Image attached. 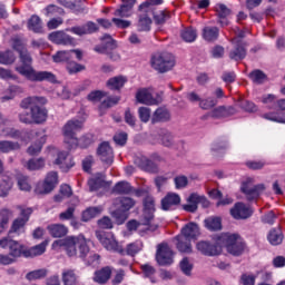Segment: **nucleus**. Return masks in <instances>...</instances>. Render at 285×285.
<instances>
[{
    "mask_svg": "<svg viewBox=\"0 0 285 285\" xmlns=\"http://www.w3.org/2000/svg\"><path fill=\"white\" fill-rule=\"evenodd\" d=\"M215 242L233 257H242L246 253V242L239 234L223 233L215 236Z\"/></svg>",
    "mask_w": 285,
    "mask_h": 285,
    "instance_id": "nucleus-3",
    "label": "nucleus"
},
{
    "mask_svg": "<svg viewBox=\"0 0 285 285\" xmlns=\"http://www.w3.org/2000/svg\"><path fill=\"white\" fill-rule=\"evenodd\" d=\"M217 17H218V23L224 28L226 26H228V17L230 14V9H228V7H226V4L220 3L218 4L217 9Z\"/></svg>",
    "mask_w": 285,
    "mask_h": 285,
    "instance_id": "nucleus-38",
    "label": "nucleus"
},
{
    "mask_svg": "<svg viewBox=\"0 0 285 285\" xmlns=\"http://www.w3.org/2000/svg\"><path fill=\"white\" fill-rule=\"evenodd\" d=\"M48 39L57 46H75V38L65 31H53L49 33Z\"/></svg>",
    "mask_w": 285,
    "mask_h": 285,
    "instance_id": "nucleus-20",
    "label": "nucleus"
},
{
    "mask_svg": "<svg viewBox=\"0 0 285 285\" xmlns=\"http://www.w3.org/2000/svg\"><path fill=\"white\" fill-rule=\"evenodd\" d=\"M263 118L276 124H285V99L276 100V111L266 112Z\"/></svg>",
    "mask_w": 285,
    "mask_h": 285,
    "instance_id": "nucleus-17",
    "label": "nucleus"
},
{
    "mask_svg": "<svg viewBox=\"0 0 285 285\" xmlns=\"http://www.w3.org/2000/svg\"><path fill=\"white\" fill-rule=\"evenodd\" d=\"M135 165L140 168V170H144L145 173H151L156 175V173H159V166L155 164V161L150 160L146 156L136 157L134 160Z\"/></svg>",
    "mask_w": 285,
    "mask_h": 285,
    "instance_id": "nucleus-22",
    "label": "nucleus"
},
{
    "mask_svg": "<svg viewBox=\"0 0 285 285\" xmlns=\"http://www.w3.org/2000/svg\"><path fill=\"white\" fill-rule=\"evenodd\" d=\"M176 248L178 253H183L186 255L193 253V244L190 239L185 238L184 236H181V234H179L176 236Z\"/></svg>",
    "mask_w": 285,
    "mask_h": 285,
    "instance_id": "nucleus-32",
    "label": "nucleus"
},
{
    "mask_svg": "<svg viewBox=\"0 0 285 285\" xmlns=\"http://www.w3.org/2000/svg\"><path fill=\"white\" fill-rule=\"evenodd\" d=\"M180 37L186 43H193L197 41V29L187 27L180 32Z\"/></svg>",
    "mask_w": 285,
    "mask_h": 285,
    "instance_id": "nucleus-46",
    "label": "nucleus"
},
{
    "mask_svg": "<svg viewBox=\"0 0 285 285\" xmlns=\"http://www.w3.org/2000/svg\"><path fill=\"white\" fill-rule=\"evenodd\" d=\"M45 277H48L47 268L35 269L27 273L26 275V279L29 282H35L36 279H45Z\"/></svg>",
    "mask_w": 285,
    "mask_h": 285,
    "instance_id": "nucleus-50",
    "label": "nucleus"
},
{
    "mask_svg": "<svg viewBox=\"0 0 285 285\" xmlns=\"http://www.w3.org/2000/svg\"><path fill=\"white\" fill-rule=\"evenodd\" d=\"M104 213V207L96 206V207H88L86 210L81 214V220L82 222H90V219H95V217H99Z\"/></svg>",
    "mask_w": 285,
    "mask_h": 285,
    "instance_id": "nucleus-41",
    "label": "nucleus"
},
{
    "mask_svg": "<svg viewBox=\"0 0 285 285\" xmlns=\"http://www.w3.org/2000/svg\"><path fill=\"white\" fill-rule=\"evenodd\" d=\"M55 164H56V166H60V168H66L67 170H70V168H72V166H75L73 161L68 164V153L67 151L58 153Z\"/></svg>",
    "mask_w": 285,
    "mask_h": 285,
    "instance_id": "nucleus-47",
    "label": "nucleus"
},
{
    "mask_svg": "<svg viewBox=\"0 0 285 285\" xmlns=\"http://www.w3.org/2000/svg\"><path fill=\"white\" fill-rule=\"evenodd\" d=\"M248 79L256 86H262L268 81V76L262 69H254L248 73Z\"/></svg>",
    "mask_w": 285,
    "mask_h": 285,
    "instance_id": "nucleus-39",
    "label": "nucleus"
},
{
    "mask_svg": "<svg viewBox=\"0 0 285 285\" xmlns=\"http://www.w3.org/2000/svg\"><path fill=\"white\" fill-rule=\"evenodd\" d=\"M12 215H14L12 209L6 207L0 209V233H3V230L8 228V224H10V217H12Z\"/></svg>",
    "mask_w": 285,
    "mask_h": 285,
    "instance_id": "nucleus-45",
    "label": "nucleus"
},
{
    "mask_svg": "<svg viewBox=\"0 0 285 285\" xmlns=\"http://www.w3.org/2000/svg\"><path fill=\"white\" fill-rule=\"evenodd\" d=\"M59 184V174L57 171H49L43 180L37 183L35 193L36 195H50Z\"/></svg>",
    "mask_w": 285,
    "mask_h": 285,
    "instance_id": "nucleus-10",
    "label": "nucleus"
},
{
    "mask_svg": "<svg viewBox=\"0 0 285 285\" xmlns=\"http://www.w3.org/2000/svg\"><path fill=\"white\" fill-rule=\"evenodd\" d=\"M151 68L164 75L175 68V56L170 52H157L150 58Z\"/></svg>",
    "mask_w": 285,
    "mask_h": 285,
    "instance_id": "nucleus-7",
    "label": "nucleus"
},
{
    "mask_svg": "<svg viewBox=\"0 0 285 285\" xmlns=\"http://www.w3.org/2000/svg\"><path fill=\"white\" fill-rule=\"evenodd\" d=\"M46 101L45 97L30 96L21 100L20 108H22V110H28V108H33V106H37L38 104L45 105Z\"/></svg>",
    "mask_w": 285,
    "mask_h": 285,
    "instance_id": "nucleus-37",
    "label": "nucleus"
},
{
    "mask_svg": "<svg viewBox=\"0 0 285 285\" xmlns=\"http://www.w3.org/2000/svg\"><path fill=\"white\" fill-rule=\"evenodd\" d=\"M264 190H266V185H253V178H247L240 185V193L245 195L247 202H255L259 199V196L262 195V193H264Z\"/></svg>",
    "mask_w": 285,
    "mask_h": 285,
    "instance_id": "nucleus-11",
    "label": "nucleus"
},
{
    "mask_svg": "<svg viewBox=\"0 0 285 285\" xmlns=\"http://www.w3.org/2000/svg\"><path fill=\"white\" fill-rule=\"evenodd\" d=\"M0 248H9V255L12 257V259H16V262L20 257L26 258L27 246L18 240L4 237L0 239Z\"/></svg>",
    "mask_w": 285,
    "mask_h": 285,
    "instance_id": "nucleus-12",
    "label": "nucleus"
},
{
    "mask_svg": "<svg viewBox=\"0 0 285 285\" xmlns=\"http://www.w3.org/2000/svg\"><path fill=\"white\" fill-rule=\"evenodd\" d=\"M230 215L234 219H248L253 217V208L246 206V204L238 202L230 209Z\"/></svg>",
    "mask_w": 285,
    "mask_h": 285,
    "instance_id": "nucleus-21",
    "label": "nucleus"
},
{
    "mask_svg": "<svg viewBox=\"0 0 285 285\" xmlns=\"http://www.w3.org/2000/svg\"><path fill=\"white\" fill-rule=\"evenodd\" d=\"M204 41L208 43H214L219 39V28L217 27H205L202 32Z\"/></svg>",
    "mask_w": 285,
    "mask_h": 285,
    "instance_id": "nucleus-34",
    "label": "nucleus"
},
{
    "mask_svg": "<svg viewBox=\"0 0 285 285\" xmlns=\"http://www.w3.org/2000/svg\"><path fill=\"white\" fill-rule=\"evenodd\" d=\"M75 141L79 148L86 149L89 148L90 145L92 144V136L90 135H85L80 138H75Z\"/></svg>",
    "mask_w": 285,
    "mask_h": 285,
    "instance_id": "nucleus-63",
    "label": "nucleus"
},
{
    "mask_svg": "<svg viewBox=\"0 0 285 285\" xmlns=\"http://www.w3.org/2000/svg\"><path fill=\"white\" fill-rule=\"evenodd\" d=\"M136 99L139 104H151L153 95L148 91V89H140L136 94Z\"/></svg>",
    "mask_w": 285,
    "mask_h": 285,
    "instance_id": "nucleus-59",
    "label": "nucleus"
},
{
    "mask_svg": "<svg viewBox=\"0 0 285 285\" xmlns=\"http://www.w3.org/2000/svg\"><path fill=\"white\" fill-rule=\"evenodd\" d=\"M80 259H82V262H85L87 266H91V268H97V266L101 262V256L95 252H90L89 249L87 255L85 257H80Z\"/></svg>",
    "mask_w": 285,
    "mask_h": 285,
    "instance_id": "nucleus-44",
    "label": "nucleus"
},
{
    "mask_svg": "<svg viewBox=\"0 0 285 285\" xmlns=\"http://www.w3.org/2000/svg\"><path fill=\"white\" fill-rule=\"evenodd\" d=\"M61 279L63 285H83L77 275V271L72 268L62 269Z\"/></svg>",
    "mask_w": 285,
    "mask_h": 285,
    "instance_id": "nucleus-28",
    "label": "nucleus"
},
{
    "mask_svg": "<svg viewBox=\"0 0 285 285\" xmlns=\"http://www.w3.org/2000/svg\"><path fill=\"white\" fill-rule=\"evenodd\" d=\"M83 128V122L79 119H71L66 122V125L62 128L63 135L68 139H77L76 135L78 130H81Z\"/></svg>",
    "mask_w": 285,
    "mask_h": 285,
    "instance_id": "nucleus-23",
    "label": "nucleus"
},
{
    "mask_svg": "<svg viewBox=\"0 0 285 285\" xmlns=\"http://www.w3.org/2000/svg\"><path fill=\"white\" fill-rule=\"evenodd\" d=\"M228 139L226 137H220L212 144V153H222V150H227Z\"/></svg>",
    "mask_w": 285,
    "mask_h": 285,
    "instance_id": "nucleus-55",
    "label": "nucleus"
},
{
    "mask_svg": "<svg viewBox=\"0 0 285 285\" xmlns=\"http://www.w3.org/2000/svg\"><path fill=\"white\" fill-rule=\"evenodd\" d=\"M100 40L106 42L94 48L95 52H99V55H106L108 50H115L117 48V42L112 39L111 35L105 33Z\"/></svg>",
    "mask_w": 285,
    "mask_h": 285,
    "instance_id": "nucleus-25",
    "label": "nucleus"
},
{
    "mask_svg": "<svg viewBox=\"0 0 285 285\" xmlns=\"http://www.w3.org/2000/svg\"><path fill=\"white\" fill-rule=\"evenodd\" d=\"M119 101H121V97H119V96H109V97H107V99H105L100 104L99 108H100V110L112 108L114 106H117V104H119Z\"/></svg>",
    "mask_w": 285,
    "mask_h": 285,
    "instance_id": "nucleus-61",
    "label": "nucleus"
},
{
    "mask_svg": "<svg viewBox=\"0 0 285 285\" xmlns=\"http://www.w3.org/2000/svg\"><path fill=\"white\" fill-rule=\"evenodd\" d=\"M46 167V159L43 158H31L27 161L26 168L28 170H41Z\"/></svg>",
    "mask_w": 285,
    "mask_h": 285,
    "instance_id": "nucleus-51",
    "label": "nucleus"
},
{
    "mask_svg": "<svg viewBox=\"0 0 285 285\" xmlns=\"http://www.w3.org/2000/svg\"><path fill=\"white\" fill-rule=\"evenodd\" d=\"M46 246H48V243L42 242L32 247H27L26 259H28L30 257H39V255H43V253H46Z\"/></svg>",
    "mask_w": 285,
    "mask_h": 285,
    "instance_id": "nucleus-42",
    "label": "nucleus"
},
{
    "mask_svg": "<svg viewBox=\"0 0 285 285\" xmlns=\"http://www.w3.org/2000/svg\"><path fill=\"white\" fill-rule=\"evenodd\" d=\"M174 184L176 190H181L183 188H186L188 186V177L185 175H179L174 178Z\"/></svg>",
    "mask_w": 285,
    "mask_h": 285,
    "instance_id": "nucleus-64",
    "label": "nucleus"
},
{
    "mask_svg": "<svg viewBox=\"0 0 285 285\" xmlns=\"http://www.w3.org/2000/svg\"><path fill=\"white\" fill-rule=\"evenodd\" d=\"M137 202L128 196H120L114 200L115 210L111 213L116 224L121 226L128 219V212L135 208Z\"/></svg>",
    "mask_w": 285,
    "mask_h": 285,
    "instance_id": "nucleus-5",
    "label": "nucleus"
},
{
    "mask_svg": "<svg viewBox=\"0 0 285 285\" xmlns=\"http://www.w3.org/2000/svg\"><path fill=\"white\" fill-rule=\"evenodd\" d=\"M170 111L166 107H158L151 116V124H166L170 121Z\"/></svg>",
    "mask_w": 285,
    "mask_h": 285,
    "instance_id": "nucleus-30",
    "label": "nucleus"
},
{
    "mask_svg": "<svg viewBox=\"0 0 285 285\" xmlns=\"http://www.w3.org/2000/svg\"><path fill=\"white\" fill-rule=\"evenodd\" d=\"M209 115L213 119H226L237 115V109L234 106H218Z\"/></svg>",
    "mask_w": 285,
    "mask_h": 285,
    "instance_id": "nucleus-24",
    "label": "nucleus"
},
{
    "mask_svg": "<svg viewBox=\"0 0 285 285\" xmlns=\"http://www.w3.org/2000/svg\"><path fill=\"white\" fill-rule=\"evenodd\" d=\"M69 32H71L72 35H77L78 37H85V35H95L99 32V24L94 21H87L82 26L71 27L69 29Z\"/></svg>",
    "mask_w": 285,
    "mask_h": 285,
    "instance_id": "nucleus-19",
    "label": "nucleus"
},
{
    "mask_svg": "<svg viewBox=\"0 0 285 285\" xmlns=\"http://www.w3.org/2000/svg\"><path fill=\"white\" fill-rule=\"evenodd\" d=\"M47 230L55 239L66 237V235H68V227L61 224L48 225Z\"/></svg>",
    "mask_w": 285,
    "mask_h": 285,
    "instance_id": "nucleus-35",
    "label": "nucleus"
},
{
    "mask_svg": "<svg viewBox=\"0 0 285 285\" xmlns=\"http://www.w3.org/2000/svg\"><path fill=\"white\" fill-rule=\"evenodd\" d=\"M150 26H153V20L148 14L144 13L139 16L138 19V31L139 32H149Z\"/></svg>",
    "mask_w": 285,
    "mask_h": 285,
    "instance_id": "nucleus-49",
    "label": "nucleus"
},
{
    "mask_svg": "<svg viewBox=\"0 0 285 285\" xmlns=\"http://www.w3.org/2000/svg\"><path fill=\"white\" fill-rule=\"evenodd\" d=\"M205 228L210 230V233H217L222 230V217L219 216H209L204 220Z\"/></svg>",
    "mask_w": 285,
    "mask_h": 285,
    "instance_id": "nucleus-36",
    "label": "nucleus"
},
{
    "mask_svg": "<svg viewBox=\"0 0 285 285\" xmlns=\"http://www.w3.org/2000/svg\"><path fill=\"white\" fill-rule=\"evenodd\" d=\"M17 209L20 212V217L13 219L9 233H17L19 235V233H21V230L26 228V224L30 222V217L35 213V209L32 207H26L23 205H18Z\"/></svg>",
    "mask_w": 285,
    "mask_h": 285,
    "instance_id": "nucleus-8",
    "label": "nucleus"
},
{
    "mask_svg": "<svg viewBox=\"0 0 285 285\" xmlns=\"http://www.w3.org/2000/svg\"><path fill=\"white\" fill-rule=\"evenodd\" d=\"M142 226H148L147 230H157V225H150L153 219H155V198L153 196H146L142 200Z\"/></svg>",
    "mask_w": 285,
    "mask_h": 285,
    "instance_id": "nucleus-9",
    "label": "nucleus"
},
{
    "mask_svg": "<svg viewBox=\"0 0 285 285\" xmlns=\"http://www.w3.org/2000/svg\"><path fill=\"white\" fill-rule=\"evenodd\" d=\"M52 60L55 63H68L72 60L71 51H58L52 56Z\"/></svg>",
    "mask_w": 285,
    "mask_h": 285,
    "instance_id": "nucleus-52",
    "label": "nucleus"
},
{
    "mask_svg": "<svg viewBox=\"0 0 285 285\" xmlns=\"http://www.w3.org/2000/svg\"><path fill=\"white\" fill-rule=\"evenodd\" d=\"M21 145L19 142L10 140H0V153H12V150H19Z\"/></svg>",
    "mask_w": 285,
    "mask_h": 285,
    "instance_id": "nucleus-54",
    "label": "nucleus"
},
{
    "mask_svg": "<svg viewBox=\"0 0 285 285\" xmlns=\"http://www.w3.org/2000/svg\"><path fill=\"white\" fill-rule=\"evenodd\" d=\"M17 61V56H14L13 50H6L0 52V63L2 66H12Z\"/></svg>",
    "mask_w": 285,
    "mask_h": 285,
    "instance_id": "nucleus-48",
    "label": "nucleus"
},
{
    "mask_svg": "<svg viewBox=\"0 0 285 285\" xmlns=\"http://www.w3.org/2000/svg\"><path fill=\"white\" fill-rule=\"evenodd\" d=\"M20 66L16 67V72L26 77L28 81L41 82L48 81L49 83H57V76L52 71H37L32 67V56L26 49L19 53Z\"/></svg>",
    "mask_w": 285,
    "mask_h": 285,
    "instance_id": "nucleus-1",
    "label": "nucleus"
},
{
    "mask_svg": "<svg viewBox=\"0 0 285 285\" xmlns=\"http://www.w3.org/2000/svg\"><path fill=\"white\" fill-rule=\"evenodd\" d=\"M53 245L63 246L68 257H77V248L79 257H86L89 253L88 242L86 236H68L65 239L55 240Z\"/></svg>",
    "mask_w": 285,
    "mask_h": 285,
    "instance_id": "nucleus-4",
    "label": "nucleus"
},
{
    "mask_svg": "<svg viewBox=\"0 0 285 285\" xmlns=\"http://www.w3.org/2000/svg\"><path fill=\"white\" fill-rule=\"evenodd\" d=\"M97 155L100 157L102 164H106V166H112L115 161V153L108 141H104L98 146Z\"/></svg>",
    "mask_w": 285,
    "mask_h": 285,
    "instance_id": "nucleus-18",
    "label": "nucleus"
},
{
    "mask_svg": "<svg viewBox=\"0 0 285 285\" xmlns=\"http://www.w3.org/2000/svg\"><path fill=\"white\" fill-rule=\"evenodd\" d=\"M134 190L135 187H132V185L126 180L116 183L112 188V193H115V195H132Z\"/></svg>",
    "mask_w": 285,
    "mask_h": 285,
    "instance_id": "nucleus-33",
    "label": "nucleus"
},
{
    "mask_svg": "<svg viewBox=\"0 0 285 285\" xmlns=\"http://www.w3.org/2000/svg\"><path fill=\"white\" fill-rule=\"evenodd\" d=\"M110 277H112V267L105 266L94 273L92 279L96 284H108Z\"/></svg>",
    "mask_w": 285,
    "mask_h": 285,
    "instance_id": "nucleus-26",
    "label": "nucleus"
},
{
    "mask_svg": "<svg viewBox=\"0 0 285 285\" xmlns=\"http://www.w3.org/2000/svg\"><path fill=\"white\" fill-rule=\"evenodd\" d=\"M170 19V12L168 11H159L154 14V21L157 26H164Z\"/></svg>",
    "mask_w": 285,
    "mask_h": 285,
    "instance_id": "nucleus-62",
    "label": "nucleus"
},
{
    "mask_svg": "<svg viewBox=\"0 0 285 285\" xmlns=\"http://www.w3.org/2000/svg\"><path fill=\"white\" fill-rule=\"evenodd\" d=\"M181 204V197L179 194L168 193L161 199V208L163 210H173V207L179 206Z\"/></svg>",
    "mask_w": 285,
    "mask_h": 285,
    "instance_id": "nucleus-29",
    "label": "nucleus"
},
{
    "mask_svg": "<svg viewBox=\"0 0 285 285\" xmlns=\"http://www.w3.org/2000/svg\"><path fill=\"white\" fill-rule=\"evenodd\" d=\"M18 117L21 124H26L28 126L32 124H46L48 119V109H46V107L39 106L38 104L30 108V112L22 111Z\"/></svg>",
    "mask_w": 285,
    "mask_h": 285,
    "instance_id": "nucleus-6",
    "label": "nucleus"
},
{
    "mask_svg": "<svg viewBox=\"0 0 285 285\" xmlns=\"http://www.w3.org/2000/svg\"><path fill=\"white\" fill-rule=\"evenodd\" d=\"M67 72L68 75H77L79 72H83V70H86V65H81L75 60H70L67 63Z\"/></svg>",
    "mask_w": 285,
    "mask_h": 285,
    "instance_id": "nucleus-56",
    "label": "nucleus"
},
{
    "mask_svg": "<svg viewBox=\"0 0 285 285\" xmlns=\"http://www.w3.org/2000/svg\"><path fill=\"white\" fill-rule=\"evenodd\" d=\"M196 249L205 257H217V255H222V244L217 240L215 244L208 240H199L196 244Z\"/></svg>",
    "mask_w": 285,
    "mask_h": 285,
    "instance_id": "nucleus-15",
    "label": "nucleus"
},
{
    "mask_svg": "<svg viewBox=\"0 0 285 285\" xmlns=\"http://www.w3.org/2000/svg\"><path fill=\"white\" fill-rule=\"evenodd\" d=\"M106 186V180L101 179V177L90 178L88 180V187L90 193H95V190H99Z\"/></svg>",
    "mask_w": 285,
    "mask_h": 285,
    "instance_id": "nucleus-60",
    "label": "nucleus"
},
{
    "mask_svg": "<svg viewBox=\"0 0 285 285\" xmlns=\"http://www.w3.org/2000/svg\"><path fill=\"white\" fill-rule=\"evenodd\" d=\"M29 137H36L38 139L27 149L28 155L35 157L41 153L43 144H46V131L45 130H30L27 132Z\"/></svg>",
    "mask_w": 285,
    "mask_h": 285,
    "instance_id": "nucleus-16",
    "label": "nucleus"
},
{
    "mask_svg": "<svg viewBox=\"0 0 285 285\" xmlns=\"http://www.w3.org/2000/svg\"><path fill=\"white\" fill-rule=\"evenodd\" d=\"M28 28L29 30H32V32H41V18H39V16L37 14L31 16L30 19L28 20Z\"/></svg>",
    "mask_w": 285,
    "mask_h": 285,
    "instance_id": "nucleus-58",
    "label": "nucleus"
},
{
    "mask_svg": "<svg viewBox=\"0 0 285 285\" xmlns=\"http://www.w3.org/2000/svg\"><path fill=\"white\" fill-rule=\"evenodd\" d=\"M218 104L219 100H217L215 97H208L204 99L200 98L199 108H202V110H213V108H215V106Z\"/></svg>",
    "mask_w": 285,
    "mask_h": 285,
    "instance_id": "nucleus-57",
    "label": "nucleus"
},
{
    "mask_svg": "<svg viewBox=\"0 0 285 285\" xmlns=\"http://www.w3.org/2000/svg\"><path fill=\"white\" fill-rule=\"evenodd\" d=\"M128 81V79L124 76H116L110 78L107 81V88H109V90H121V88H124V86H126V82Z\"/></svg>",
    "mask_w": 285,
    "mask_h": 285,
    "instance_id": "nucleus-43",
    "label": "nucleus"
},
{
    "mask_svg": "<svg viewBox=\"0 0 285 285\" xmlns=\"http://www.w3.org/2000/svg\"><path fill=\"white\" fill-rule=\"evenodd\" d=\"M262 104L269 110H277V97L273 94L264 95L261 98Z\"/></svg>",
    "mask_w": 285,
    "mask_h": 285,
    "instance_id": "nucleus-53",
    "label": "nucleus"
},
{
    "mask_svg": "<svg viewBox=\"0 0 285 285\" xmlns=\"http://www.w3.org/2000/svg\"><path fill=\"white\" fill-rule=\"evenodd\" d=\"M188 204L183 205V210L186 213H197V208H199V204H202L203 208H208L210 206V202L206 196H200L198 194H190L187 198Z\"/></svg>",
    "mask_w": 285,
    "mask_h": 285,
    "instance_id": "nucleus-14",
    "label": "nucleus"
},
{
    "mask_svg": "<svg viewBox=\"0 0 285 285\" xmlns=\"http://www.w3.org/2000/svg\"><path fill=\"white\" fill-rule=\"evenodd\" d=\"M96 237L106 250L118 253V255H129V257H135V255L141 250L137 243L128 244L126 249H124V246L117 242V238H115V235L110 232L96 230Z\"/></svg>",
    "mask_w": 285,
    "mask_h": 285,
    "instance_id": "nucleus-2",
    "label": "nucleus"
},
{
    "mask_svg": "<svg viewBox=\"0 0 285 285\" xmlns=\"http://www.w3.org/2000/svg\"><path fill=\"white\" fill-rule=\"evenodd\" d=\"M267 242L272 246H279L284 242V233L279 228H272L267 235Z\"/></svg>",
    "mask_w": 285,
    "mask_h": 285,
    "instance_id": "nucleus-40",
    "label": "nucleus"
},
{
    "mask_svg": "<svg viewBox=\"0 0 285 285\" xmlns=\"http://www.w3.org/2000/svg\"><path fill=\"white\" fill-rule=\"evenodd\" d=\"M199 235V225L193 222L186 224L180 230V236L185 237L186 239H189V242H193V239H197Z\"/></svg>",
    "mask_w": 285,
    "mask_h": 285,
    "instance_id": "nucleus-27",
    "label": "nucleus"
},
{
    "mask_svg": "<svg viewBox=\"0 0 285 285\" xmlns=\"http://www.w3.org/2000/svg\"><path fill=\"white\" fill-rule=\"evenodd\" d=\"M229 59L233 61H242L246 59V47L242 40H238L234 49L229 51Z\"/></svg>",
    "mask_w": 285,
    "mask_h": 285,
    "instance_id": "nucleus-31",
    "label": "nucleus"
},
{
    "mask_svg": "<svg viewBox=\"0 0 285 285\" xmlns=\"http://www.w3.org/2000/svg\"><path fill=\"white\" fill-rule=\"evenodd\" d=\"M175 253L167 243H161L157 247L156 262L158 266H171L175 262L173 258Z\"/></svg>",
    "mask_w": 285,
    "mask_h": 285,
    "instance_id": "nucleus-13",
    "label": "nucleus"
}]
</instances>
